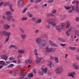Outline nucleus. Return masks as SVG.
<instances>
[{
    "mask_svg": "<svg viewBox=\"0 0 79 79\" xmlns=\"http://www.w3.org/2000/svg\"><path fill=\"white\" fill-rule=\"evenodd\" d=\"M37 43L39 44L40 47H42L45 45V41H42L40 39H37L36 40Z\"/></svg>",
    "mask_w": 79,
    "mask_h": 79,
    "instance_id": "f257e3e1",
    "label": "nucleus"
},
{
    "mask_svg": "<svg viewBox=\"0 0 79 79\" xmlns=\"http://www.w3.org/2000/svg\"><path fill=\"white\" fill-rule=\"evenodd\" d=\"M55 21L54 19H49L48 21L49 24H52L53 26H56V24L53 23Z\"/></svg>",
    "mask_w": 79,
    "mask_h": 79,
    "instance_id": "f03ea898",
    "label": "nucleus"
},
{
    "mask_svg": "<svg viewBox=\"0 0 79 79\" xmlns=\"http://www.w3.org/2000/svg\"><path fill=\"white\" fill-rule=\"evenodd\" d=\"M3 35H6V37H10L11 33L10 32H6V31H3Z\"/></svg>",
    "mask_w": 79,
    "mask_h": 79,
    "instance_id": "7ed1b4c3",
    "label": "nucleus"
},
{
    "mask_svg": "<svg viewBox=\"0 0 79 79\" xmlns=\"http://www.w3.org/2000/svg\"><path fill=\"white\" fill-rule=\"evenodd\" d=\"M63 71V69L62 67L58 68L56 69V72L57 73H61Z\"/></svg>",
    "mask_w": 79,
    "mask_h": 79,
    "instance_id": "20e7f679",
    "label": "nucleus"
},
{
    "mask_svg": "<svg viewBox=\"0 0 79 79\" xmlns=\"http://www.w3.org/2000/svg\"><path fill=\"white\" fill-rule=\"evenodd\" d=\"M75 75H76V73L74 72H73L70 74L68 75V76H70L72 77V78H74L75 76H75Z\"/></svg>",
    "mask_w": 79,
    "mask_h": 79,
    "instance_id": "39448f33",
    "label": "nucleus"
},
{
    "mask_svg": "<svg viewBox=\"0 0 79 79\" xmlns=\"http://www.w3.org/2000/svg\"><path fill=\"white\" fill-rule=\"evenodd\" d=\"M23 0H21L19 1L18 2V6L19 7H21V6L23 5Z\"/></svg>",
    "mask_w": 79,
    "mask_h": 79,
    "instance_id": "423d86ee",
    "label": "nucleus"
},
{
    "mask_svg": "<svg viewBox=\"0 0 79 79\" xmlns=\"http://www.w3.org/2000/svg\"><path fill=\"white\" fill-rule=\"evenodd\" d=\"M12 18V15H7L6 17V20H7V21H10Z\"/></svg>",
    "mask_w": 79,
    "mask_h": 79,
    "instance_id": "0eeeda50",
    "label": "nucleus"
},
{
    "mask_svg": "<svg viewBox=\"0 0 79 79\" xmlns=\"http://www.w3.org/2000/svg\"><path fill=\"white\" fill-rule=\"evenodd\" d=\"M41 60H42V58L40 57L37 59L35 61V63H40L41 62Z\"/></svg>",
    "mask_w": 79,
    "mask_h": 79,
    "instance_id": "6e6552de",
    "label": "nucleus"
},
{
    "mask_svg": "<svg viewBox=\"0 0 79 79\" xmlns=\"http://www.w3.org/2000/svg\"><path fill=\"white\" fill-rule=\"evenodd\" d=\"M49 42L50 43V44L52 47H58V45L55 44L53 42H52L51 41H49Z\"/></svg>",
    "mask_w": 79,
    "mask_h": 79,
    "instance_id": "1a4fd4ad",
    "label": "nucleus"
},
{
    "mask_svg": "<svg viewBox=\"0 0 79 79\" xmlns=\"http://www.w3.org/2000/svg\"><path fill=\"white\" fill-rule=\"evenodd\" d=\"M4 28L5 29H10V25H8L7 24L4 25Z\"/></svg>",
    "mask_w": 79,
    "mask_h": 79,
    "instance_id": "9d476101",
    "label": "nucleus"
},
{
    "mask_svg": "<svg viewBox=\"0 0 79 79\" xmlns=\"http://www.w3.org/2000/svg\"><path fill=\"white\" fill-rule=\"evenodd\" d=\"M73 66L75 69H78V66L76 65V63H74L73 64Z\"/></svg>",
    "mask_w": 79,
    "mask_h": 79,
    "instance_id": "9b49d317",
    "label": "nucleus"
},
{
    "mask_svg": "<svg viewBox=\"0 0 79 79\" xmlns=\"http://www.w3.org/2000/svg\"><path fill=\"white\" fill-rule=\"evenodd\" d=\"M69 49H70L71 50H72V51H74L76 50V47H69Z\"/></svg>",
    "mask_w": 79,
    "mask_h": 79,
    "instance_id": "f8f14e48",
    "label": "nucleus"
},
{
    "mask_svg": "<svg viewBox=\"0 0 79 79\" xmlns=\"http://www.w3.org/2000/svg\"><path fill=\"white\" fill-rule=\"evenodd\" d=\"M75 35L78 36L79 35V31L77 30H76L75 32Z\"/></svg>",
    "mask_w": 79,
    "mask_h": 79,
    "instance_id": "ddd939ff",
    "label": "nucleus"
},
{
    "mask_svg": "<svg viewBox=\"0 0 79 79\" xmlns=\"http://www.w3.org/2000/svg\"><path fill=\"white\" fill-rule=\"evenodd\" d=\"M42 22V20L41 19H38L37 21H35V23H40Z\"/></svg>",
    "mask_w": 79,
    "mask_h": 79,
    "instance_id": "4468645a",
    "label": "nucleus"
},
{
    "mask_svg": "<svg viewBox=\"0 0 79 79\" xmlns=\"http://www.w3.org/2000/svg\"><path fill=\"white\" fill-rule=\"evenodd\" d=\"M2 59H4V60H6V59L8 58V57L7 56H6L5 55H4V56H2Z\"/></svg>",
    "mask_w": 79,
    "mask_h": 79,
    "instance_id": "2eb2a0df",
    "label": "nucleus"
},
{
    "mask_svg": "<svg viewBox=\"0 0 79 79\" xmlns=\"http://www.w3.org/2000/svg\"><path fill=\"white\" fill-rule=\"evenodd\" d=\"M41 69L43 72H44V73H47V68H46L45 69H43L42 68Z\"/></svg>",
    "mask_w": 79,
    "mask_h": 79,
    "instance_id": "dca6fc26",
    "label": "nucleus"
},
{
    "mask_svg": "<svg viewBox=\"0 0 79 79\" xmlns=\"http://www.w3.org/2000/svg\"><path fill=\"white\" fill-rule=\"evenodd\" d=\"M24 52H25L24 50H21L20 51H19V53H20L21 54H23V53H24Z\"/></svg>",
    "mask_w": 79,
    "mask_h": 79,
    "instance_id": "f3484780",
    "label": "nucleus"
},
{
    "mask_svg": "<svg viewBox=\"0 0 79 79\" xmlns=\"http://www.w3.org/2000/svg\"><path fill=\"white\" fill-rule=\"evenodd\" d=\"M21 36L22 39H26V35L25 34H21Z\"/></svg>",
    "mask_w": 79,
    "mask_h": 79,
    "instance_id": "a211bd4d",
    "label": "nucleus"
},
{
    "mask_svg": "<svg viewBox=\"0 0 79 79\" xmlns=\"http://www.w3.org/2000/svg\"><path fill=\"white\" fill-rule=\"evenodd\" d=\"M11 13V11H9L6 12V15L7 16H9V15H10Z\"/></svg>",
    "mask_w": 79,
    "mask_h": 79,
    "instance_id": "6ab92c4d",
    "label": "nucleus"
},
{
    "mask_svg": "<svg viewBox=\"0 0 79 79\" xmlns=\"http://www.w3.org/2000/svg\"><path fill=\"white\" fill-rule=\"evenodd\" d=\"M3 62V60H1L0 61V64L1 65H4L5 64V62Z\"/></svg>",
    "mask_w": 79,
    "mask_h": 79,
    "instance_id": "aec40b11",
    "label": "nucleus"
},
{
    "mask_svg": "<svg viewBox=\"0 0 79 79\" xmlns=\"http://www.w3.org/2000/svg\"><path fill=\"white\" fill-rule=\"evenodd\" d=\"M56 29H57V30L59 31V32H61V28H60V27L59 26H56Z\"/></svg>",
    "mask_w": 79,
    "mask_h": 79,
    "instance_id": "412c9836",
    "label": "nucleus"
},
{
    "mask_svg": "<svg viewBox=\"0 0 79 79\" xmlns=\"http://www.w3.org/2000/svg\"><path fill=\"white\" fill-rule=\"evenodd\" d=\"M54 60L56 63H59L58 62V58L57 57H55Z\"/></svg>",
    "mask_w": 79,
    "mask_h": 79,
    "instance_id": "4be33fe9",
    "label": "nucleus"
},
{
    "mask_svg": "<svg viewBox=\"0 0 79 79\" xmlns=\"http://www.w3.org/2000/svg\"><path fill=\"white\" fill-rule=\"evenodd\" d=\"M67 25L66 28L67 29H68L70 26V23H69V22H67Z\"/></svg>",
    "mask_w": 79,
    "mask_h": 79,
    "instance_id": "5701e85b",
    "label": "nucleus"
},
{
    "mask_svg": "<svg viewBox=\"0 0 79 79\" xmlns=\"http://www.w3.org/2000/svg\"><path fill=\"white\" fill-rule=\"evenodd\" d=\"M76 11L77 13H79V8L78 6H76Z\"/></svg>",
    "mask_w": 79,
    "mask_h": 79,
    "instance_id": "b1692460",
    "label": "nucleus"
},
{
    "mask_svg": "<svg viewBox=\"0 0 79 79\" xmlns=\"http://www.w3.org/2000/svg\"><path fill=\"white\" fill-rule=\"evenodd\" d=\"M48 66H50V68H51L52 67V66H53V64H52V62H50L49 63V64H48Z\"/></svg>",
    "mask_w": 79,
    "mask_h": 79,
    "instance_id": "393cba45",
    "label": "nucleus"
},
{
    "mask_svg": "<svg viewBox=\"0 0 79 79\" xmlns=\"http://www.w3.org/2000/svg\"><path fill=\"white\" fill-rule=\"evenodd\" d=\"M27 17H22L21 19V20L22 21H25L27 20Z\"/></svg>",
    "mask_w": 79,
    "mask_h": 79,
    "instance_id": "a878e982",
    "label": "nucleus"
},
{
    "mask_svg": "<svg viewBox=\"0 0 79 79\" xmlns=\"http://www.w3.org/2000/svg\"><path fill=\"white\" fill-rule=\"evenodd\" d=\"M26 75V73L23 74V75L20 77V79H23L24 77V76H25Z\"/></svg>",
    "mask_w": 79,
    "mask_h": 79,
    "instance_id": "bb28decb",
    "label": "nucleus"
},
{
    "mask_svg": "<svg viewBox=\"0 0 79 79\" xmlns=\"http://www.w3.org/2000/svg\"><path fill=\"white\" fill-rule=\"evenodd\" d=\"M70 31H71V29H69L67 31L66 34L67 35H69Z\"/></svg>",
    "mask_w": 79,
    "mask_h": 79,
    "instance_id": "cd10ccee",
    "label": "nucleus"
},
{
    "mask_svg": "<svg viewBox=\"0 0 79 79\" xmlns=\"http://www.w3.org/2000/svg\"><path fill=\"white\" fill-rule=\"evenodd\" d=\"M20 31L21 32L22 34H23L24 32V30H23V29L21 28H20Z\"/></svg>",
    "mask_w": 79,
    "mask_h": 79,
    "instance_id": "c85d7f7f",
    "label": "nucleus"
},
{
    "mask_svg": "<svg viewBox=\"0 0 79 79\" xmlns=\"http://www.w3.org/2000/svg\"><path fill=\"white\" fill-rule=\"evenodd\" d=\"M27 77H33V74L32 73L29 74Z\"/></svg>",
    "mask_w": 79,
    "mask_h": 79,
    "instance_id": "c756f323",
    "label": "nucleus"
},
{
    "mask_svg": "<svg viewBox=\"0 0 79 79\" xmlns=\"http://www.w3.org/2000/svg\"><path fill=\"white\" fill-rule=\"evenodd\" d=\"M46 50L47 51L48 53H49V52H51V48H47Z\"/></svg>",
    "mask_w": 79,
    "mask_h": 79,
    "instance_id": "7c9ffc66",
    "label": "nucleus"
},
{
    "mask_svg": "<svg viewBox=\"0 0 79 79\" xmlns=\"http://www.w3.org/2000/svg\"><path fill=\"white\" fill-rule=\"evenodd\" d=\"M57 11V10L56 9H54L52 12V14H55V13H56V12Z\"/></svg>",
    "mask_w": 79,
    "mask_h": 79,
    "instance_id": "2f4dec72",
    "label": "nucleus"
},
{
    "mask_svg": "<svg viewBox=\"0 0 79 79\" xmlns=\"http://www.w3.org/2000/svg\"><path fill=\"white\" fill-rule=\"evenodd\" d=\"M10 3V2H7L5 3L4 4V6H6V5H9V4Z\"/></svg>",
    "mask_w": 79,
    "mask_h": 79,
    "instance_id": "473e14b6",
    "label": "nucleus"
},
{
    "mask_svg": "<svg viewBox=\"0 0 79 79\" xmlns=\"http://www.w3.org/2000/svg\"><path fill=\"white\" fill-rule=\"evenodd\" d=\"M27 15L28 16H29L30 18H32V14H30V13L28 12Z\"/></svg>",
    "mask_w": 79,
    "mask_h": 79,
    "instance_id": "72a5a7b5",
    "label": "nucleus"
},
{
    "mask_svg": "<svg viewBox=\"0 0 79 79\" xmlns=\"http://www.w3.org/2000/svg\"><path fill=\"white\" fill-rule=\"evenodd\" d=\"M10 39V37H7L6 38L5 42H4V43H5L6 42H8V40H9Z\"/></svg>",
    "mask_w": 79,
    "mask_h": 79,
    "instance_id": "f704fd0d",
    "label": "nucleus"
},
{
    "mask_svg": "<svg viewBox=\"0 0 79 79\" xmlns=\"http://www.w3.org/2000/svg\"><path fill=\"white\" fill-rule=\"evenodd\" d=\"M59 40L60 41H61V42H65V40H64V39H63L62 38H59Z\"/></svg>",
    "mask_w": 79,
    "mask_h": 79,
    "instance_id": "c9c22d12",
    "label": "nucleus"
},
{
    "mask_svg": "<svg viewBox=\"0 0 79 79\" xmlns=\"http://www.w3.org/2000/svg\"><path fill=\"white\" fill-rule=\"evenodd\" d=\"M13 66H14V64H10L8 66V68H11Z\"/></svg>",
    "mask_w": 79,
    "mask_h": 79,
    "instance_id": "e433bc0d",
    "label": "nucleus"
},
{
    "mask_svg": "<svg viewBox=\"0 0 79 79\" xmlns=\"http://www.w3.org/2000/svg\"><path fill=\"white\" fill-rule=\"evenodd\" d=\"M55 51V49L54 48H51V52H54Z\"/></svg>",
    "mask_w": 79,
    "mask_h": 79,
    "instance_id": "4c0bfd02",
    "label": "nucleus"
},
{
    "mask_svg": "<svg viewBox=\"0 0 79 79\" xmlns=\"http://www.w3.org/2000/svg\"><path fill=\"white\" fill-rule=\"evenodd\" d=\"M27 10V8L24 9L22 11V13H25V12H26V10Z\"/></svg>",
    "mask_w": 79,
    "mask_h": 79,
    "instance_id": "58836bf2",
    "label": "nucleus"
},
{
    "mask_svg": "<svg viewBox=\"0 0 79 79\" xmlns=\"http://www.w3.org/2000/svg\"><path fill=\"white\" fill-rule=\"evenodd\" d=\"M64 23L62 24L61 29H64Z\"/></svg>",
    "mask_w": 79,
    "mask_h": 79,
    "instance_id": "ea45409f",
    "label": "nucleus"
},
{
    "mask_svg": "<svg viewBox=\"0 0 79 79\" xmlns=\"http://www.w3.org/2000/svg\"><path fill=\"white\" fill-rule=\"evenodd\" d=\"M13 47H14V48H15L16 47V46L14 45H10V48H13Z\"/></svg>",
    "mask_w": 79,
    "mask_h": 79,
    "instance_id": "a19ab883",
    "label": "nucleus"
},
{
    "mask_svg": "<svg viewBox=\"0 0 79 79\" xmlns=\"http://www.w3.org/2000/svg\"><path fill=\"white\" fill-rule=\"evenodd\" d=\"M54 0H49L48 1V3H51L52 2H53Z\"/></svg>",
    "mask_w": 79,
    "mask_h": 79,
    "instance_id": "79ce46f5",
    "label": "nucleus"
},
{
    "mask_svg": "<svg viewBox=\"0 0 79 79\" xmlns=\"http://www.w3.org/2000/svg\"><path fill=\"white\" fill-rule=\"evenodd\" d=\"M71 7H66V6L65 7V9H66V10H67L71 9Z\"/></svg>",
    "mask_w": 79,
    "mask_h": 79,
    "instance_id": "37998d69",
    "label": "nucleus"
},
{
    "mask_svg": "<svg viewBox=\"0 0 79 79\" xmlns=\"http://www.w3.org/2000/svg\"><path fill=\"white\" fill-rule=\"evenodd\" d=\"M42 0H36V3H39V2H42Z\"/></svg>",
    "mask_w": 79,
    "mask_h": 79,
    "instance_id": "c03bdc74",
    "label": "nucleus"
},
{
    "mask_svg": "<svg viewBox=\"0 0 79 79\" xmlns=\"http://www.w3.org/2000/svg\"><path fill=\"white\" fill-rule=\"evenodd\" d=\"M32 62V59L30 58L29 60H28V63H31Z\"/></svg>",
    "mask_w": 79,
    "mask_h": 79,
    "instance_id": "a18cd8bd",
    "label": "nucleus"
},
{
    "mask_svg": "<svg viewBox=\"0 0 79 79\" xmlns=\"http://www.w3.org/2000/svg\"><path fill=\"white\" fill-rule=\"evenodd\" d=\"M60 45L62 47H65L66 46V44H60Z\"/></svg>",
    "mask_w": 79,
    "mask_h": 79,
    "instance_id": "49530a36",
    "label": "nucleus"
},
{
    "mask_svg": "<svg viewBox=\"0 0 79 79\" xmlns=\"http://www.w3.org/2000/svg\"><path fill=\"white\" fill-rule=\"evenodd\" d=\"M21 57H22V55L21 54L19 55L18 56V59H19L20 58H21Z\"/></svg>",
    "mask_w": 79,
    "mask_h": 79,
    "instance_id": "de8ad7c7",
    "label": "nucleus"
},
{
    "mask_svg": "<svg viewBox=\"0 0 79 79\" xmlns=\"http://www.w3.org/2000/svg\"><path fill=\"white\" fill-rule=\"evenodd\" d=\"M24 70H22V71H21L20 73V75H21L24 72Z\"/></svg>",
    "mask_w": 79,
    "mask_h": 79,
    "instance_id": "09e8293b",
    "label": "nucleus"
},
{
    "mask_svg": "<svg viewBox=\"0 0 79 79\" xmlns=\"http://www.w3.org/2000/svg\"><path fill=\"white\" fill-rule=\"evenodd\" d=\"M39 74L40 75V76H42L44 74V73L42 72H39Z\"/></svg>",
    "mask_w": 79,
    "mask_h": 79,
    "instance_id": "8fccbe9b",
    "label": "nucleus"
},
{
    "mask_svg": "<svg viewBox=\"0 0 79 79\" xmlns=\"http://www.w3.org/2000/svg\"><path fill=\"white\" fill-rule=\"evenodd\" d=\"M76 2V0H74V1L73 2H72V4H73V5L75 4Z\"/></svg>",
    "mask_w": 79,
    "mask_h": 79,
    "instance_id": "3c124183",
    "label": "nucleus"
},
{
    "mask_svg": "<svg viewBox=\"0 0 79 79\" xmlns=\"http://www.w3.org/2000/svg\"><path fill=\"white\" fill-rule=\"evenodd\" d=\"M72 10H73V11H75V10H76V9L74 8V6H72Z\"/></svg>",
    "mask_w": 79,
    "mask_h": 79,
    "instance_id": "603ef678",
    "label": "nucleus"
},
{
    "mask_svg": "<svg viewBox=\"0 0 79 79\" xmlns=\"http://www.w3.org/2000/svg\"><path fill=\"white\" fill-rule=\"evenodd\" d=\"M14 73L15 74H18V70H16L14 72Z\"/></svg>",
    "mask_w": 79,
    "mask_h": 79,
    "instance_id": "864d4df0",
    "label": "nucleus"
},
{
    "mask_svg": "<svg viewBox=\"0 0 79 79\" xmlns=\"http://www.w3.org/2000/svg\"><path fill=\"white\" fill-rule=\"evenodd\" d=\"M32 19H33V20L35 21H35H36L37 20V19H35V17L33 18Z\"/></svg>",
    "mask_w": 79,
    "mask_h": 79,
    "instance_id": "5fc2aeb1",
    "label": "nucleus"
},
{
    "mask_svg": "<svg viewBox=\"0 0 79 79\" xmlns=\"http://www.w3.org/2000/svg\"><path fill=\"white\" fill-rule=\"evenodd\" d=\"M73 10H70L68 12V13H71L73 12Z\"/></svg>",
    "mask_w": 79,
    "mask_h": 79,
    "instance_id": "6e6d98bb",
    "label": "nucleus"
},
{
    "mask_svg": "<svg viewBox=\"0 0 79 79\" xmlns=\"http://www.w3.org/2000/svg\"><path fill=\"white\" fill-rule=\"evenodd\" d=\"M76 58L77 60H79V56H76Z\"/></svg>",
    "mask_w": 79,
    "mask_h": 79,
    "instance_id": "4d7b16f0",
    "label": "nucleus"
},
{
    "mask_svg": "<svg viewBox=\"0 0 79 79\" xmlns=\"http://www.w3.org/2000/svg\"><path fill=\"white\" fill-rule=\"evenodd\" d=\"M33 71L34 73L35 74L36 73V72L35 71V69H33Z\"/></svg>",
    "mask_w": 79,
    "mask_h": 79,
    "instance_id": "13d9d810",
    "label": "nucleus"
},
{
    "mask_svg": "<svg viewBox=\"0 0 79 79\" xmlns=\"http://www.w3.org/2000/svg\"><path fill=\"white\" fill-rule=\"evenodd\" d=\"M3 3L4 2H0V6L3 5Z\"/></svg>",
    "mask_w": 79,
    "mask_h": 79,
    "instance_id": "bf43d9fd",
    "label": "nucleus"
},
{
    "mask_svg": "<svg viewBox=\"0 0 79 79\" xmlns=\"http://www.w3.org/2000/svg\"><path fill=\"white\" fill-rule=\"evenodd\" d=\"M76 3L77 5V6H78V5L79 4V2H78V1H76Z\"/></svg>",
    "mask_w": 79,
    "mask_h": 79,
    "instance_id": "052dcab7",
    "label": "nucleus"
},
{
    "mask_svg": "<svg viewBox=\"0 0 79 79\" xmlns=\"http://www.w3.org/2000/svg\"><path fill=\"white\" fill-rule=\"evenodd\" d=\"M76 21H79V19L78 17H77L76 19Z\"/></svg>",
    "mask_w": 79,
    "mask_h": 79,
    "instance_id": "680f3d73",
    "label": "nucleus"
},
{
    "mask_svg": "<svg viewBox=\"0 0 79 79\" xmlns=\"http://www.w3.org/2000/svg\"><path fill=\"white\" fill-rule=\"evenodd\" d=\"M9 60H14V58H12V57H10L9 58Z\"/></svg>",
    "mask_w": 79,
    "mask_h": 79,
    "instance_id": "e2e57ef3",
    "label": "nucleus"
},
{
    "mask_svg": "<svg viewBox=\"0 0 79 79\" xmlns=\"http://www.w3.org/2000/svg\"><path fill=\"white\" fill-rule=\"evenodd\" d=\"M70 40L71 42H73L74 39H73V38H71L70 39Z\"/></svg>",
    "mask_w": 79,
    "mask_h": 79,
    "instance_id": "0e129e2a",
    "label": "nucleus"
},
{
    "mask_svg": "<svg viewBox=\"0 0 79 79\" xmlns=\"http://www.w3.org/2000/svg\"><path fill=\"white\" fill-rule=\"evenodd\" d=\"M46 27L47 28H48V29H49L50 28V25H48L46 26Z\"/></svg>",
    "mask_w": 79,
    "mask_h": 79,
    "instance_id": "69168bd1",
    "label": "nucleus"
},
{
    "mask_svg": "<svg viewBox=\"0 0 79 79\" xmlns=\"http://www.w3.org/2000/svg\"><path fill=\"white\" fill-rule=\"evenodd\" d=\"M29 62V60H26L25 61V63H27Z\"/></svg>",
    "mask_w": 79,
    "mask_h": 79,
    "instance_id": "338daca9",
    "label": "nucleus"
},
{
    "mask_svg": "<svg viewBox=\"0 0 79 79\" xmlns=\"http://www.w3.org/2000/svg\"><path fill=\"white\" fill-rule=\"evenodd\" d=\"M4 22H4L3 20H1V24H3V23H4Z\"/></svg>",
    "mask_w": 79,
    "mask_h": 79,
    "instance_id": "774afa93",
    "label": "nucleus"
}]
</instances>
